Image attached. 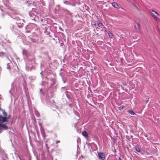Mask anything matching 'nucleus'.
I'll return each mask as SVG.
<instances>
[{"mask_svg":"<svg viewBox=\"0 0 160 160\" xmlns=\"http://www.w3.org/2000/svg\"><path fill=\"white\" fill-rule=\"evenodd\" d=\"M150 12L152 13V17L153 18L155 19V20L158 21L159 20V18L157 17L156 14L157 16H159V15L158 14V13L154 11L153 10L151 9L150 10Z\"/></svg>","mask_w":160,"mask_h":160,"instance_id":"obj_1","label":"nucleus"},{"mask_svg":"<svg viewBox=\"0 0 160 160\" xmlns=\"http://www.w3.org/2000/svg\"><path fill=\"white\" fill-rule=\"evenodd\" d=\"M3 114L4 117H2V115H0V120H2V122H4L7 121V113L5 111H4L3 112Z\"/></svg>","mask_w":160,"mask_h":160,"instance_id":"obj_2","label":"nucleus"},{"mask_svg":"<svg viewBox=\"0 0 160 160\" xmlns=\"http://www.w3.org/2000/svg\"><path fill=\"white\" fill-rule=\"evenodd\" d=\"M99 158L102 160H104L105 159V156L102 152H98V153Z\"/></svg>","mask_w":160,"mask_h":160,"instance_id":"obj_3","label":"nucleus"},{"mask_svg":"<svg viewBox=\"0 0 160 160\" xmlns=\"http://www.w3.org/2000/svg\"><path fill=\"white\" fill-rule=\"evenodd\" d=\"M98 27H100L99 29L101 31H102L103 29V28H105V27L101 22L98 23Z\"/></svg>","mask_w":160,"mask_h":160,"instance_id":"obj_4","label":"nucleus"},{"mask_svg":"<svg viewBox=\"0 0 160 160\" xmlns=\"http://www.w3.org/2000/svg\"><path fill=\"white\" fill-rule=\"evenodd\" d=\"M112 5L114 8H119V7L118 4L115 2H112Z\"/></svg>","mask_w":160,"mask_h":160,"instance_id":"obj_5","label":"nucleus"},{"mask_svg":"<svg viewBox=\"0 0 160 160\" xmlns=\"http://www.w3.org/2000/svg\"><path fill=\"white\" fill-rule=\"evenodd\" d=\"M128 112L130 114L132 115H136V114L132 110H129Z\"/></svg>","mask_w":160,"mask_h":160,"instance_id":"obj_6","label":"nucleus"},{"mask_svg":"<svg viewBox=\"0 0 160 160\" xmlns=\"http://www.w3.org/2000/svg\"><path fill=\"white\" fill-rule=\"evenodd\" d=\"M82 135L85 137H87L88 134L86 131H83L82 133Z\"/></svg>","mask_w":160,"mask_h":160,"instance_id":"obj_7","label":"nucleus"},{"mask_svg":"<svg viewBox=\"0 0 160 160\" xmlns=\"http://www.w3.org/2000/svg\"><path fill=\"white\" fill-rule=\"evenodd\" d=\"M135 150L138 152H140L141 151L140 148L138 147H135Z\"/></svg>","mask_w":160,"mask_h":160,"instance_id":"obj_8","label":"nucleus"},{"mask_svg":"<svg viewBox=\"0 0 160 160\" xmlns=\"http://www.w3.org/2000/svg\"><path fill=\"white\" fill-rule=\"evenodd\" d=\"M125 107V106H120L118 107V109L119 110H121L123 109Z\"/></svg>","mask_w":160,"mask_h":160,"instance_id":"obj_9","label":"nucleus"},{"mask_svg":"<svg viewBox=\"0 0 160 160\" xmlns=\"http://www.w3.org/2000/svg\"><path fill=\"white\" fill-rule=\"evenodd\" d=\"M137 24L138 26V29H140V25L138 23H136Z\"/></svg>","mask_w":160,"mask_h":160,"instance_id":"obj_10","label":"nucleus"},{"mask_svg":"<svg viewBox=\"0 0 160 160\" xmlns=\"http://www.w3.org/2000/svg\"><path fill=\"white\" fill-rule=\"evenodd\" d=\"M4 54H5L3 52H2L0 53V55H1V54H2V55H3Z\"/></svg>","mask_w":160,"mask_h":160,"instance_id":"obj_11","label":"nucleus"},{"mask_svg":"<svg viewBox=\"0 0 160 160\" xmlns=\"http://www.w3.org/2000/svg\"><path fill=\"white\" fill-rule=\"evenodd\" d=\"M60 142V141L58 140V141H56V143H59Z\"/></svg>","mask_w":160,"mask_h":160,"instance_id":"obj_12","label":"nucleus"},{"mask_svg":"<svg viewBox=\"0 0 160 160\" xmlns=\"http://www.w3.org/2000/svg\"><path fill=\"white\" fill-rule=\"evenodd\" d=\"M118 160H122V159L120 158L119 157L118 158Z\"/></svg>","mask_w":160,"mask_h":160,"instance_id":"obj_13","label":"nucleus"},{"mask_svg":"<svg viewBox=\"0 0 160 160\" xmlns=\"http://www.w3.org/2000/svg\"><path fill=\"white\" fill-rule=\"evenodd\" d=\"M148 100H147V101H146V103H148Z\"/></svg>","mask_w":160,"mask_h":160,"instance_id":"obj_14","label":"nucleus"},{"mask_svg":"<svg viewBox=\"0 0 160 160\" xmlns=\"http://www.w3.org/2000/svg\"><path fill=\"white\" fill-rule=\"evenodd\" d=\"M97 29H98V28H98V27H97Z\"/></svg>","mask_w":160,"mask_h":160,"instance_id":"obj_15","label":"nucleus"},{"mask_svg":"<svg viewBox=\"0 0 160 160\" xmlns=\"http://www.w3.org/2000/svg\"><path fill=\"white\" fill-rule=\"evenodd\" d=\"M29 160H31V159H30Z\"/></svg>","mask_w":160,"mask_h":160,"instance_id":"obj_16","label":"nucleus"}]
</instances>
